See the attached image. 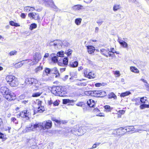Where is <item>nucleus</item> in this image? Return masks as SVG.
<instances>
[{
	"mask_svg": "<svg viewBox=\"0 0 149 149\" xmlns=\"http://www.w3.org/2000/svg\"><path fill=\"white\" fill-rule=\"evenodd\" d=\"M54 101H53V100H50L48 102V104L49 105H51L52 104H53Z\"/></svg>",
	"mask_w": 149,
	"mask_h": 149,
	"instance_id": "obj_62",
	"label": "nucleus"
},
{
	"mask_svg": "<svg viewBox=\"0 0 149 149\" xmlns=\"http://www.w3.org/2000/svg\"><path fill=\"white\" fill-rule=\"evenodd\" d=\"M78 62L77 61H70L69 64L68 65L70 67L74 68L78 66Z\"/></svg>",
	"mask_w": 149,
	"mask_h": 149,
	"instance_id": "obj_12",
	"label": "nucleus"
},
{
	"mask_svg": "<svg viewBox=\"0 0 149 149\" xmlns=\"http://www.w3.org/2000/svg\"><path fill=\"white\" fill-rule=\"evenodd\" d=\"M61 87V91L62 92L61 94H62V95L60 96H63V95L65 94L66 93V90L63 87Z\"/></svg>",
	"mask_w": 149,
	"mask_h": 149,
	"instance_id": "obj_49",
	"label": "nucleus"
},
{
	"mask_svg": "<svg viewBox=\"0 0 149 149\" xmlns=\"http://www.w3.org/2000/svg\"><path fill=\"white\" fill-rule=\"evenodd\" d=\"M72 52V50L70 49H69L67 51L65 52V53L68 56H69L71 54Z\"/></svg>",
	"mask_w": 149,
	"mask_h": 149,
	"instance_id": "obj_50",
	"label": "nucleus"
},
{
	"mask_svg": "<svg viewBox=\"0 0 149 149\" xmlns=\"http://www.w3.org/2000/svg\"><path fill=\"white\" fill-rule=\"evenodd\" d=\"M43 1H44V2H46V3H45V5L46 6H47V4H49V3H50V2L49 1L50 0H49V1H48V0H42Z\"/></svg>",
	"mask_w": 149,
	"mask_h": 149,
	"instance_id": "obj_60",
	"label": "nucleus"
},
{
	"mask_svg": "<svg viewBox=\"0 0 149 149\" xmlns=\"http://www.w3.org/2000/svg\"><path fill=\"white\" fill-rule=\"evenodd\" d=\"M130 70L131 71L134 72L138 73L139 72V70L135 67H131Z\"/></svg>",
	"mask_w": 149,
	"mask_h": 149,
	"instance_id": "obj_29",
	"label": "nucleus"
},
{
	"mask_svg": "<svg viewBox=\"0 0 149 149\" xmlns=\"http://www.w3.org/2000/svg\"><path fill=\"white\" fill-rule=\"evenodd\" d=\"M52 60L54 63H56L58 61V57L56 56H54L52 58Z\"/></svg>",
	"mask_w": 149,
	"mask_h": 149,
	"instance_id": "obj_45",
	"label": "nucleus"
},
{
	"mask_svg": "<svg viewBox=\"0 0 149 149\" xmlns=\"http://www.w3.org/2000/svg\"><path fill=\"white\" fill-rule=\"evenodd\" d=\"M37 82V81L36 79L31 78H26L25 81V84L28 85L36 84Z\"/></svg>",
	"mask_w": 149,
	"mask_h": 149,
	"instance_id": "obj_9",
	"label": "nucleus"
},
{
	"mask_svg": "<svg viewBox=\"0 0 149 149\" xmlns=\"http://www.w3.org/2000/svg\"><path fill=\"white\" fill-rule=\"evenodd\" d=\"M139 127L137 129H136L134 130L135 128L133 126H130L128 127H125V130L126 131V132H130L132 131H134V132H140V131H146L145 130L146 128L143 127V128L142 127L143 126L142 125L139 126Z\"/></svg>",
	"mask_w": 149,
	"mask_h": 149,
	"instance_id": "obj_5",
	"label": "nucleus"
},
{
	"mask_svg": "<svg viewBox=\"0 0 149 149\" xmlns=\"http://www.w3.org/2000/svg\"><path fill=\"white\" fill-rule=\"evenodd\" d=\"M120 44L124 48H127L128 47L127 43L125 41H123L122 42L120 43Z\"/></svg>",
	"mask_w": 149,
	"mask_h": 149,
	"instance_id": "obj_46",
	"label": "nucleus"
},
{
	"mask_svg": "<svg viewBox=\"0 0 149 149\" xmlns=\"http://www.w3.org/2000/svg\"><path fill=\"white\" fill-rule=\"evenodd\" d=\"M113 98L114 99H116L117 98V97L113 93H111L109 95V98Z\"/></svg>",
	"mask_w": 149,
	"mask_h": 149,
	"instance_id": "obj_35",
	"label": "nucleus"
},
{
	"mask_svg": "<svg viewBox=\"0 0 149 149\" xmlns=\"http://www.w3.org/2000/svg\"><path fill=\"white\" fill-rule=\"evenodd\" d=\"M53 104L54 106H58L59 104V103L57 100L54 101Z\"/></svg>",
	"mask_w": 149,
	"mask_h": 149,
	"instance_id": "obj_57",
	"label": "nucleus"
},
{
	"mask_svg": "<svg viewBox=\"0 0 149 149\" xmlns=\"http://www.w3.org/2000/svg\"><path fill=\"white\" fill-rule=\"evenodd\" d=\"M78 130H77L76 128H73L72 130H71V132L73 134L76 135H79L80 134H79V133H78Z\"/></svg>",
	"mask_w": 149,
	"mask_h": 149,
	"instance_id": "obj_31",
	"label": "nucleus"
},
{
	"mask_svg": "<svg viewBox=\"0 0 149 149\" xmlns=\"http://www.w3.org/2000/svg\"><path fill=\"white\" fill-rule=\"evenodd\" d=\"M83 7L82 6L80 5H77L74 6L73 7V8L75 10H79L81 9Z\"/></svg>",
	"mask_w": 149,
	"mask_h": 149,
	"instance_id": "obj_28",
	"label": "nucleus"
},
{
	"mask_svg": "<svg viewBox=\"0 0 149 149\" xmlns=\"http://www.w3.org/2000/svg\"><path fill=\"white\" fill-rule=\"evenodd\" d=\"M125 111L124 110H119L118 112V113H119V115H120V114L121 115H122L123 114L125 113Z\"/></svg>",
	"mask_w": 149,
	"mask_h": 149,
	"instance_id": "obj_56",
	"label": "nucleus"
},
{
	"mask_svg": "<svg viewBox=\"0 0 149 149\" xmlns=\"http://www.w3.org/2000/svg\"><path fill=\"white\" fill-rule=\"evenodd\" d=\"M35 10V8L33 7H30L29 6H26L24 8V11L25 12H29Z\"/></svg>",
	"mask_w": 149,
	"mask_h": 149,
	"instance_id": "obj_21",
	"label": "nucleus"
},
{
	"mask_svg": "<svg viewBox=\"0 0 149 149\" xmlns=\"http://www.w3.org/2000/svg\"><path fill=\"white\" fill-rule=\"evenodd\" d=\"M17 52L15 50L12 51H11L9 53V54L10 56L14 55L16 54Z\"/></svg>",
	"mask_w": 149,
	"mask_h": 149,
	"instance_id": "obj_48",
	"label": "nucleus"
},
{
	"mask_svg": "<svg viewBox=\"0 0 149 149\" xmlns=\"http://www.w3.org/2000/svg\"><path fill=\"white\" fill-rule=\"evenodd\" d=\"M43 1H44V2H46V3H45V5L46 6H47V4H49V3H50V2L49 1L50 0H49V1H48V0H42Z\"/></svg>",
	"mask_w": 149,
	"mask_h": 149,
	"instance_id": "obj_61",
	"label": "nucleus"
},
{
	"mask_svg": "<svg viewBox=\"0 0 149 149\" xmlns=\"http://www.w3.org/2000/svg\"><path fill=\"white\" fill-rule=\"evenodd\" d=\"M11 121L13 122L15 124H17L18 122L16 118L14 117H12L11 118Z\"/></svg>",
	"mask_w": 149,
	"mask_h": 149,
	"instance_id": "obj_53",
	"label": "nucleus"
},
{
	"mask_svg": "<svg viewBox=\"0 0 149 149\" xmlns=\"http://www.w3.org/2000/svg\"><path fill=\"white\" fill-rule=\"evenodd\" d=\"M61 87L57 86L52 88L51 90L52 93L55 95L59 96L62 95Z\"/></svg>",
	"mask_w": 149,
	"mask_h": 149,
	"instance_id": "obj_6",
	"label": "nucleus"
},
{
	"mask_svg": "<svg viewBox=\"0 0 149 149\" xmlns=\"http://www.w3.org/2000/svg\"><path fill=\"white\" fill-rule=\"evenodd\" d=\"M45 110V109L44 108V107L42 106H39L38 107V109L37 111H36L34 112V114H35L36 113L39 112L40 113H41L42 112Z\"/></svg>",
	"mask_w": 149,
	"mask_h": 149,
	"instance_id": "obj_22",
	"label": "nucleus"
},
{
	"mask_svg": "<svg viewBox=\"0 0 149 149\" xmlns=\"http://www.w3.org/2000/svg\"><path fill=\"white\" fill-rule=\"evenodd\" d=\"M87 103L88 105L91 107H94L95 104V101L92 99H89L87 101Z\"/></svg>",
	"mask_w": 149,
	"mask_h": 149,
	"instance_id": "obj_18",
	"label": "nucleus"
},
{
	"mask_svg": "<svg viewBox=\"0 0 149 149\" xmlns=\"http://www.w3.org/2000/svg\"><path fill=\"white\" fill-rule=\"evenodd\" d=\"M93 111L94 112H95L96 113H97V114H98V115H96L97 116H103L101 114H100V113H99V114H98V113L100 112V110L98 109L97 108L94 109L93 110Z\"/></svg>",
	"mask_w": 149,
	"mask_h": 149,
	"instance_id": "obj_38",
	"label": "nucleus"
},
{
	"mask_svg": "<svg viewBox=\"0 0 149 149\" xmlns=\"http://www.w3.org/2000/svg\"><path fill=\"white\" fill-rule=\"evenodd\" d=\"M86 77L89 79H93L95 78V76L94 73L90 72H88Z\"/></svg>",
	"mask_w": 149,
	"mask_h": 149,
	"instance_id": "obj_23",
	"label": "nucleus"
},
{
	"mask_svg": "<svg viewBox=\"0 0 149 149\" xmlns=\"http://www.w3.org/2000/svg\"><path fill=\"white\" fill-rule=\"evenodd\" d=\"M140 97H139L135 99H132V101L133 102H135V104L136 105H139L140 104Z\"/></svg>",
	"mask_w": 149,
	"mask_h": 149,
	"instance_id": "obj_24",
	"label": "nucleus"
},
{
	"mask_svg": "<svg viewBox=\"0 0 149 149\" xmlns=\"http://www.w3.org/2000/svg\"><path fill=\"white\" fill-rule=\"evenodd\" d=\"M82 19L81 18H77L75 20V22L77 25H80L81 23Z\"/></svg>",
	"mask_w": 149,
	"mask_h": 149,
	"instance_id": "obj_30",
	"label": "nucleus"
},
{
	"mask_svg": "<svg viewBox=\"0 0 149 149\" xmlns=\"http://www.w3.org/2000/svg\"><path fill=\"white\" fill-rule=\"evenodd\" d=\"M51 73L56 74V77L59 76L60 74L57 68H54L51 69Z\"/></svg>",
	"mask_w": 149,
	"mask_h": 149,
	"instance_id": "obj_20",
	"label": "nucleus"
},
{
	"mask_svg": "<svg viewBox=\"0 0 149 149\" xmlns=\"http://www.w3.org/2000/svg\"><path fill=\"white\" fill-rule=\"evenodd\" d=\"M67 122L65 121H60V123H58L59 124H60L61 123H62L63 124H65Z\"/></svg>",
	"mask_w": 149,
	"mask_h": 149,
	"instance_id": "obj_64",
	"label": "nucleus"
},
{
	"mask_svg": "<svg viewBox=\"0 0 149 149\" xmlns=\"http://www.w3.org/2000/svg\"><path fill=\"white\" fill-rule=\"evenodd\" d=\"M52 120L55 121L56 123H57L58 124L59 123H60V121H59V120H57L55 118H54V117L52 118Z\"/></svg>",
	"mask_w": 149,
	"mask_h": 149,
	"instance_id": "obj_55",
	"label": "nucleus"
},
{
	"mask_svg": "<svg viewBox=\"0 0 149 149\" xmlns=\"http://www.w3.org/2000/svg\"><path fill=\"white\" fill-rule=\"evenodd\" d=\"M32 61L31 60H26L25 61H21L20 62L16 63L15 64L13 63L14 68H20L24 63H27L28 62H30Z\"/></svg>",
	"mask_w": 149,
	"mask_h": 149,
	"instance_id": "obj_10",
	"label": "nucleus"
},
{
	"mask_svg": "<svg viewBox=\"0 0 149 149\" xmlns=\"http://www.w3.org/2000/svg\"><path fill=\"white\" fill-rule=\"evenodd\" d=\"M42 93V92H39L35 93H33L32 95V96L33 97H37L40 96L41 94Z\"/></svg>",
	"mask_w": 149,
	"mask_h": 149,
	"instance_id": "obj_44",
	"label": "nucleus"
},
{
	"mask_svg": "<svg viewBox=\"0 0 149 149\" xmlns=\"http://www.w3.org/2000/svg\"><path fill=\"white\" fill-rule=\"evenodd\" d=\"M88 69L86 68L84 70V73L85 76L86 77L88 73Z\"/></svg>",
	"mask_w": 149,
	"mask_h": 149,
	"instance_id": "obj_52",
	"label": "nucleus"
},
{
	"mask_svg": "<svg viewBox=\"0 0 149 149\" xmlns=\"http://www.w3.org/2000/svg\"><path fill=\"white\" fill-rule=\"evenodd\" d=\"M100 52L102 54L107 57H108V56L107 54L109 53L110 52V50L109 49H100Z\"/></svg>",
	"mask_w": 149,
	"mask_h": 149,
	"instance_id": "obj_14",
	"label": "nucleus"
},
{
	"mask_svg": "<svg viewBox=\"0 0 149 149\" xmlns=\"http://www.w3.org/2000/svg\"><path fill=\"white\" fill-rule=\"evenodd\" d=\"M120 8V5L118 4H115L113 8V10L114 11H116L118 10H119Z\"/></svg>",
	"mask_w": 149,
	"mask_h": 149,
	"instance_id": "obj_26",
	"label": "nucleus"
},
{
	"mask_svg": "<svg viewBox=\"0 0 149 149\" xmlns=\"http://www.w3.org/2000/svg\"><path fill=\"white\" fill-rule=\"evenodd\" d=\"M114 74H115L117 75V77H118L120 76V72L118 71H116L115 72Z\"/></svg>",
	"mask_w": 149,
	"mask_h": 149,
	"instance_id": "obj_58",
	"label": "nucleus"
},
{
	"mask_svg": "<svg viewBox=\"0 0 149 149\" xmlns=\"http://www.w3.org/2000/svg\"><path fill=\"white\" fill-rule=\"evenodd\" d=\"M48 46H51L54 45L55 46V40H50L48 41L47 43Z\"/></svg>",
	"mask_w": 149,
	"mask_h": 149,
	"instance_id": "obj_32",
	"label": "nucleus"
},
{
	"mask_svg": "<svg viewBox=\"0 0 149 149\" xmlns=\"http://www.w3.org/2000/svg\"><path fill=\"white\" fill-rule=\"evenodd\" d=\"M50 72H51V69L48 68H45L43 71L42 76L43 77H44L46 75L48 76V75Z\"/></svg>",
	"mask_w": 149,
	"mask_h": 149,
	"instance_id": "obj_17",
	"label": "nucleus"
},
{
	"mask_svg": "<svg viewBox=\"0 0 149 149\" xmlns=\"http://www.w3.org/2000/svg\"><path fill=\"white\" fill-rule=\"evenodd\" d=\"M140 101L142 103H144L147 100L146 97H143L140 98Z\"/></svg>",
	"mask_w": 149,
	"mask_h": 149,
	"instance_id": "obj_47",
	"label": "nucleus"
},
{
	"mask_svg": "<svg viewBox=\"0 0 149 149\" xmlns=\"http://www.w3.org/2000/svg\"><path fill=\"white\" fill-rule=\"evenodd\" d=\"M42 69V67L39 66L35 70V72L37 73L40 72L41 70Z\"/></svg>",
	"mask_w": 149,
	"mask_h": 149,
	"instance_id": "obj_40",
	"label": "nucleus"
},
{
	"mask_svg": "<svg viewBox=\"0 0 149 149\" xmlns=\"http://www.w3.org/2000/svg\"><path fill=\"white\" fill-rule=\"evenodd\" d=\"M25 110L22 111L20 113L21 117L23 118H26V114Z\"/></svg>",
	"mask_w": 149,
	"mask_h": 149,
	"instance_id": "obj_51",
	"label": "nucleus"
},
{
	"mask_svg": "<svg viewBox=\"0 0 149 149\" xmlns=\"http://www.w3.org/2000/svg\"><path fill=\"white\" fill-rule=\"evenodd\" d=\"M9 23L10 24L11 26H19V25H18L17 23L14 22L12 21H10Z\"/></svg>",
	"mask_w": 149,
	"mask_h": 149,
	"instance_id": "obj_43",
	"label": "nucleus"
},
{
	"mask_svg": "<svg viewBox=\"0 0 149 149\" xmlns=\"http://www.w3.org/2000/svg\"><path fill=\"white\" fill-rule=\"evenodd\" d=\"M141 80H142L144 82L146 83V84H145V85L146 88L147 90L149 91V84H147V81L144 79H141Z\"/></svg>",
	"mask_w": 149,
	"mask_h": 149,
	"instance_id": "obj_41",
	"label": "nucleus"
},
{
	"mask_svg": "<svg viewBox=\"0 0 149 149\" xmlns=\"http://www.w3.org/2000/svg\"><path fill=\"white\" fill-rule=\"evenodd\" d=\"M85 94L88 96H94L96 95L99 94L101 97L104 96L106 95V92L104 91H86L85 92Z\"/></svg>",
	"mask_w": 149,
	"mask_h": 149,
	"instance_id": "obj_4",
	"label": "nucleus"
},
{
	"mask_svg": "<svg viewBox=\"0 0 149 149\" xmlns=\"http://www.w3.org/2000/svg\"><path fill=\"white\" fill-rule=\"evenodd\" d=\"M37 27V25L35 23H33L31 24L29 29L31 30H32L36 28Z\"/></svg>",
	"mask_w": 149,
	"mask_h": 149,
	"instance_id": "obj_36",
	"label": "nucleus"
},
{
	"mask_svg": "<svg viewBox=\"0 0 149 149\" xmlns=\"http://www.w3.org/2000/svg\"><path fill=\"white\" fill-rule=\"evenodd\" d=\"M57 56L63 57L64 56V52L62 51L59 52L57 53Z\"/></svg>",
	"mask_w": 149,
	"mask_h": 149,
	"instance_id": "obj_37",
	"label": "nucleus"
},
{
	"mask_svg": "<svg viewBox=\"0 0 149 149\" xmlns=\"http://www.w3.org/2000/svg\"><path fill=\"white\" fill-rule=\"evenodd\" d=\"M117 134L119 135H123L126 132V131L125 130V127L124 128L120 127L116 130Z\"/></svg>",
	"mask_w": 149,
	"mask_h": 149,
	"instance_id": "obj_11",
	"label": "nucleus"
},
{
	"mask_svg": "<svg viewBox=\"0 0 149 149\" xmlns=\"http://www.w3.org/2000/svg\"><path fill=\"white\" fill-rule=\"evenodd\" d=\"M41 55L39 53H36L35 55L33 56V60L31 63L32 60L30 62V64L31 65H33L36 63L38 61L41 59Z\"/></svg>",
	"mask_w": 149,
	"mask_h": 149,
	"instance_id": "obj_8",
	"label": "nucleus"
},
{
	"mask_svg": "<svg viewBox=\"0 0 149 149\" xmlns=\"http://www.w3.org/2000/svg\"><path fill=\"white\" fill-rule=\"evenodd\" d=\"M102 86V84L101 83H97L95 84V86L97 87H99Z\"/></svg>",
	"mask_w": 149,
	"mask_h": 149,
	"instance_id": "obj_59",
	"label": "nucleus"
},
{
	"mask_svg": "<svg viewBox=\"0 0 149 149\" xmlns=\"http://www.w3.org/2000/svg\"><path fill=\"white\" fill-rule=\"evenodd\" d=\"M26 16L24 13H22L21 15V17L23 18H25Z\"/></svg>",
	"mask_w": 149,
	"mask_h": 149,
	"instance_id": "obj_63",
	"label": "nucleus"
},
{
	"mask_svg": "<svg viewBox=\"0 0 149 149\" xmlns=\"http://www.w3.org/2000/svg\"><path fill=\"white\" fill-rule=\"evenodd\" d=\"M0 91L5 98L8 101H11L16 98L15 95L6 86L1 87Z\"/></svg>",
	"mask_w": 149,
	"mask_h": 149,
	"instance_id": "obj_1",
	"label": "nucleus"
},
{
	"mask_svg": "<svg viewBox=\"0 0 149 149\" xmlns=\"http://www.w3.org/2000/svg\"><path fill=\"white\" fill-rule=\"evenodd\" d=\"M104 108L105 109L109 111H111L110 107L109 106L105 105L104 106Z\"/></svg>",
	"mask_w": 149,
	"mask_h": 149,
	"instance_id": "obj_54",
	"label": "nucleus"
},
{
	"mask_svg": "<svg viewBox=\"0 0 149 149\" xmlns=\"http://www.w3.org/2000/svg\"><path fill=\"white\" fill-rule=\"evenodd\" d=\"M26 118L27 120H29L31 117V111L30 110H25Z\"/></svg>",
	"mask_w": 149,
	"mask_h": 149,
	"instance_id": "obj_19",
	"label": "nucleus"
},
{
	"mask_svg": "<svg viewBox=\"0 0 149 149\" xmlns=\"http://www.w3.org/2000/svg\"><path fill=\"white\" fill-rule=\"evenodd\" d=\"M73 100H71L68 99H64L63 100V103L64 104L73 102Z\"/></svg>",
	"mask_w": 149,
	"mask_h": 149,
	"instance_id": "obj_39",
	"label": "nucleus"
},
{
	"mask_svg": "<svg viewBox=\"0 0 149 149\" xmlns=\"http://www.w3.org/2000/svg\"><path fill=\"white\" fill-rule=\"evenodd\" d=\"M55 40V46H60L62 44V42L60 40Z\"/></svg>",
	"mask_w": 149,
	"mask_h": 149,
	"instance_id": "obj_27",
	"label": "nucleus"
},
{
	"mask_svg": "<svg viewBox=\"0 0 149 149\" xmlns=\"http://www.w3.org/2000/svg\"><path fill=\"white\" fill-rule=\"evenodd\" d=\"M88 52L90 54H91L94 53L95 51V48L92 46H86Z\"/></svg>",
	"mask_w": 149,
	"mask_h": 149,
	"instance_id": "obj_16",
	"label": "nucleus"
},
{
	"mask_svg": "<svg viewBox=\"0 0 149 149\" xmlns=\"http://www.w3.org/2000/svg\"><path fill=\"white\" fill-rule=\"evenodd\" d=\"M140 107V108L141 109H143L146 108H149V105L143 104L141 105Z\"/></svg>",
	"mask_w": 149,
	"mask_h": 149,
	"instance_id": "obj_42",
	"label": "nucleus"
},
{
	"mask_svg": "<svg viewBox=\"0 0 149 149\" xmlns=\"http://www.w3.org/2000/svg\"><path fill=\"white\" fill-rule=\"evenodd\" d=\"M131 94V92L130 91H126L125 92L122 93L120 96L121 97H124L128 95Z\"/></svg>",
	"mask_w": 149,
	"mask_h": 149,
	"instance_id": "obj_34",
	"label": "nucleus"
},
{
	"mask_svg": "<svg viewBox=\"0 0 149 149\" xmlns=\"http://www.w3.org/2000/svg\"><path fill=\"white\" fill-rule=\"evenodd\" d=\"M38 128L42 129V123H36L35 124L32 123L30 126L27 127L25 128V130L27 132L31 131H35L37 130Z\"/></svg>",
	"mask_w": 149,
	"mask_h": 149,
	"instance_id": "obj_3",
	"label": "nucleus"
},
{
	"mask_svg": "<svg viewBox=\"0 0 149 149\" xmlns=\"http://www.w3.org/2000/svg\"><path fill=\"white\" fill-rule=\"evenodd\" d=\"M63 64L64 65V66H67L68 65V58L65 57L63 58Z\"/></svg>",
	"mask_w": 149,
	"mask_h": 149,
	"instance_id": "obj_33",
	"label": "nucleus"
},
{
	"mask_svg": "<svg viewBox=\"0 0 149 149\" xmlns=\"http://www.w3.org/2000/svg\"><path fill=\"white\" fill-rule=\"evenodd\" d=\"M6 80L11 86H15L18 84L17 79L14 76L8 75L6 77Z\"/></svg>",
	"mask_w": 149,
	"mask_h": 149,
	"instance_id": "obj_2",
	"label": "nucleus"
},
{
	"mask_svg": "<svg viewBox=\"0 0 149 149\" xmlns=\"http://www.w3.org/2000/svg\"><path fill=\"white\" fill-rule=\"evenodd\" d=\"M84 129V128L83 127H82L81 128H79V129L78 130V133H79V134L80 135H78V136L81 135L83 134L84 132L85 131H83V130Z\"/></svg>",
	"mask_w": 149,
	"mask_h": 149,
	"instance_id": "obj_25",
	"label": "nucleus"
},
{
	"mask_svg": "<svg viewBox=\"0 0 149 149\" xmlns=\"http://www.w3.org/2000/svg\"><path fill=\"white\" fill-rule=\"evenodd\" d=\"M42 129L45 130L46 129H49L52 126V122L50 120L45 121L42 123Z\"/></svg>",
	"mask_w": 149,
	"mask_h": 149,
	"instance_id": "obj_7",
	"label": "nucleus"
},
{
	"mask_svg": "<svg viewBox=\"0 0 149 149\" xmlns=\"http://www.w3.org/2000/svg\"><path fill=\"white\" fill-rule=\"evenodd\" d=\"M28 16L36 20L39 18V15L38 13H30L29 14Z\"/></svg>",
	"mask_w": 149,
	"mask_h": 149,
	"instance_id": "obj_13",
	"label": "nucleus"
},
{
	"mask_svg": "<svg viewBox=\"0 0 149 149\" xmlns=\"http://www.w3.org/2000/svg\"><path fill=\"white\" fill-rule=\"evenodd\" d=\"M50 3L49 4H47V7H50L52 8H53L55 10L57 11L58 10V8L54 4L53 1L52 0H50L49 1Z\"/></svg>",
	"mask_w": 149,
	"mask_h": 149,
	"instance_id": "obj_15",
	"label": "nucleus"
}]
</instances>
